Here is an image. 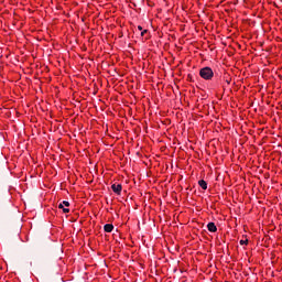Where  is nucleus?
<instances>
[{"label":"nucleus","mask_w":282,"mask_h":282,"mask_svg":"<svg viewBox=\"0 0 282 282\" xmlns=\"http://www.w3.org/2000/svg\"><path fill=\"white\" fill-rule=\"evenodd\" d=\"M200 78H204V80H213V76H215V73L213 72V68L206 66L199 70Z\"/></svg>","instance_id":"obj_1"},{"label":"nucleus","mask_w":282,"mask_h":282,"mask_svg":"<svg viewBox=\"0 0 282 282\" xmlns=\"http://www.w3.org/2000/svg\"><path fill=\"white\" fill-rule=\"evenodd\" d=\"M58 208L63 210L65 208V205H63V203H59Z\"/></svg>","instance_id":"obj_8"},{"label":"nucleus","mask_w":282,"mask_h":282,"mask_svg":"<svg viewBox=\"0 0 282 282\" xmlns=\"http://www.w3.org/2000/svg\"><path fill=\"white\" fill-rule=\"evenodd\" d=\"M240 246H248V239H246V240H240Z\"/></svg>","instance_id":"obj_6"},{"label":"nucleus","mask_w":282,"mask_h":282,"mask_svg":"<svg viewBox=\"0 0 282 282\" xmlns=\"http://www.w3.org/2000/svg\"><path fill=\"white\" fill-rule=\"evenodd\" d=\"M62 204H63V206L69 207V202H67V200H63Z\"/></svg>","instance_id":"obj_7"},{"label":"nucleus","mask_w":282,"mask_h":282,"mask_svg":"<svg viewBox=\"0 0 282 282\" xmlns=\"http://www.w3.org/2000/svg\"><path fill=\"white\" fill-rule=\"evenodd\" d=\"M138 30H140V32H142V26H141V25H139V26H138Z\"/></svg>","instance_id":"obj_11"},{"label":"nucleus","mask_w":282,"mask_h":282,"mask_svg":"<svg viewBox=\"0 0 282 282\" xmlns=\"http://www.w3.org/2000/svg\"><path fill=\"white\" fill-rule=\"evenodd\" d=\"M111 188L113 191V193H116V195H120L122 193V185L121 184H112Z\"/></svg>","instance_id":"obj_2"},{"label":"nucleus","mask_w":282,"mask_h":282,"mask_svg":"<svg viewBox=\"0 0 282 282\" xmlns=\"http://www.w3.org/2000/svg\"><path fill=\"white\" fill-rule=\"evenodd\" d=\"M63 213H65V214H67V213H69V208H63Z\"/></svg>","instance_id":"obj_9"},{"label":"nucleus","mask_w":282,"mask_h":282,"mask_svg":"<svg viewBox=\"0 0 282 282\" xmlns=\"http://www.w3.org/2000/svg\"><path fill=\"white\" fill-rule=\"evenodd\" d=\"M207 229L209 230V232H217V226L215 225V223H208Z\"/></svg>","instance_id":"obj_3"},{"label":"nucleus","mask_w":282,"mask_h":282,"mask_svg":"<svg viewBox=\"0 0 282 282\" xmlns=\"http://www.w3.org/2000/svg\"><path fill=\"white\" fill-rule=\"evenodd\" d=\"M104 230L105 232H113V226L111 224H106Z\"/></svg>","instance_id":"obj_4"},{"label":"nucleus","mask_w":282,"mask_h":282,"mask_svg":"<svg viewBox=\"0 0 282 282\" xmlns=\"http://www.w3.org/2000/svg\"><path fill=\"white\" fill-rule=\"evenodd\" d=\"M144 34H147V30L141 32V36H144Z\"/></svg>","instance_id":"obj_10"},{"label":"nucleus","mask_w":282,"mask_h":282,"mask_svg":"<svg viewBox=\"0 0 282 282\" xmlns=\"http://www.w3.org/2000/svg\"><path fill=\"white\" fill-rule=\"evenodd\" d=\"M198 185L200 186V188H203V191H206V188H208V183H206V181L204 180L198 181Z\"/></svg>","instance_id":"obj_5"}]
</instances>
